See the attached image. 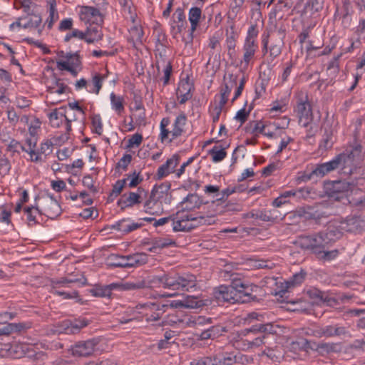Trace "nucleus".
<instances>
[{"label":"nucleus","instance_id":"nucleus-15","mask_svg":"<svg viewBox=\"0 0 365 365\" xmlns=\"http://www.w3.org/2000/svg\"><path fill=\"white\" fill-rule=\"evenodd\" d=\"M322 232L328 245L340 239L344 233L340 222L336 221L329 223L327 228Z\"/></svg>","mask_w":365,"mask_h":365},{"label":"nucleus","instance_id":"nucleus-52","mask_svg":"<svg viewBox=\"0 0 365 365\" xmlns=\"http://www.w3.org/2000/svg\"><path fill=\"white\" fill-rule=\"evenodd\" d=\"M41 17L38 14L31 15V17L29 20L22 26L24 29H29V28H38L41 25Z\"/></svg>","mask_w":365,"mask_h":365},{"label":"nucleus","instance_id":"nucleus-41","mask_svg":"<svg viewBox=\"0 0 365 365\" xmlns=\"http://www.w3.org/2000/svg\"><path fill=\"white\" fill-rule=\"evenodd\" d=\"M24 212L26 215V220L29 225H34L38 223L36 214L41 215L42 212L37 206L26 207Z\"/></svg>","mask_w":365,"mask_h":365},{"label":"nucleus","instance_id":"nucleus-16","mask_svg":"<svg viewBox=\"0 0 365 365\" xmlns=\"http://www.w3.org/2000/svg\"><path fill=\"white\" fill-rule=\"evenodd\" d=\"M187 23L182 8H178L173 15V23L171 24V33L173 36L180 34L187 26Z\"/></svg>","mask_w":365,"mask_h":365},{"label":"nucleus","instance_id":"nucleus-50","mask_svg":"<svg viewBox=\"0 0 365 365\" xmlns=\"http://www.w3.org/2000/svg\"><path fill=\"white\" fill-rule=\"evenodd\" d=\"M58 19V14L56 9L55 4H51L49 8V16L46 20V24L48 29H51L53 24Z\"/></svg>","mask_w":365,"mask_h":365},{"label":"nucleus","instance_id":"nucleus-48","mask_svg":"<svg viewBox=\"0 0 365 365\" xmlns=\"http://www.w3.org/2000/svg\"><path fill=\"white\" fill-rule=\"evenodd\" d=\"M91 125L93 132L101 135L103 133V123L101 117L99 114H95L91 116Z\"/></svg>","mask_w":365,"mask_h":365},{"label":"nucleus","instance_id":"nucleus-49","mask_svg":"<svg viewBox=\"0 0 365 365\" xmlns=\"http://www.w3.org/2000/svg\"><path fill=\"white\" fill-rule=\"evenodd\" d=\"M192 89H193V84L190 82L189 78L187 77L180 81L176 93H191Z\"/></svg>","mask_w":365,"mask_h":365},{"label":"nucleus","instance_id":"nucleus-36","mask_svg":"<svg viewBox=\"0 0 365 365\" xmlns=\"http://www.w3.org/2000/svg\"><path fill=\"white\" fill-rule=\"evenodd\" d=\"M342 53H339L334 56L329 62L327 66V75L332 81L334 79L339 73V58L341 57Z\"/></svg>","mask_w":365,"mask_h":365},{"label":"nucleus","instance_id":"nucleus-60","mask_svg":"<svg viewBox=\"0 0 365 365\" xmlns=\"http://www.w3.org/2000/svg\"><path fill=\"white\" fill-rule=\"evenodd\" d=\"M208 329L212 334V339L219 337L220 336L222 335L224 332L227 331L226 327L220 324L211 326Z\"/></svg>","mask_w":365,"mask_h":365},{"label":"nucleus","instance_id":"nucleus-18","mask_svg":"<svg viewBox=\"0 0 365 365\" xmlns=\"http://www.w3.org/2000/svg\"><path fill=\"white\" fill-rule=\"evenodd\" d=\"M351 184L345 180L329 181L325 184L326 192L331 197H339L337 194L348 191Z\"/></svg>","mask_w":365,"mask_h":365},{"label":"nucleus","instance_id":"nucleus-7","mask_svg":"<svg viewBox=\"0 0 365 365\" xmlns=\"http://www.w3.org/2000/svg\"><path fill=\"white\" fill-rule=\"evenodd\" d=\"M99 342L98 338L78 341L66 348V350L73 357L86 358L95 354L98 351L97 346Z\"/></svg>","mask_w":365,"mask_h":365},{"label":"nucleus","instance_id":"nucleus-32","mask_svg":"<svg viewBox=\"0 0 365 365\" xmlns=\"http://www.w3.org/2000/svg\"><path fill=\"white\" fill-rule=\"evenodd\" d=\"M52 148L53 143L49 140H46L45 142L41 143L40 148L36 150V155H34L31 158V160L35 163L42 161L41 155H48L52 152Z\"/></svg>","mask_w":365,"mask_h":365},{"label":"nucleus","instance_id":"nucleus-21","mask_svg":"<svg viewBox=\"0 0 365 365\" xmlns=\"http://www.w3.org/2000/svg\"><path fill=\"white\" fill-rule=\"evenodd\" d=\"M208 202H205L201 197L196 193H190L185 197L181 202L183 212L185 210L190 211L200 208L202 205H207Z\"/></svg>","mask_w":365,"mask_h":365},{"label":"nucleus","instance_id":"nucleus-30","mask_svg":"<svg viewBox=\"0 0 365 365\" xmlns=\"http://www.w3.org/2000/svg\"><path fill=\"white\" fill-rule=\"evenodd\" d=\"M202 16V11L199 7H192L188 14V19L190 22V40L193 38V32L197 29L200 19Z\"/></svg>","mask_w":365,"mask_h":365},{"label":"nucleus","instance_id":"nucleus-37","mask_svg":"<svg viewBox=\"0 0 365 365\" xmlns=\"http://www.w3.org/2000/svg\"><path fill=\"white\" fill-rule=\"evenodd\" d=\"M63 109V108H59V110L54 109L48 114V118L52 127L58 128L64 120H67L65 112L60 111V110Z\"/></svg>","mask_w":365,"mask_h":365},{"label":"nucleus","instance_id":"nucleus-6","mask_svg":"<svg viewBox=\"0 0 365 365\" xmlns=\"http://www.w3.org/2000/svg\"><path fill=\"white\" fill-rule=\"evenodd\" d=\"M296 242L302 250L314 255L319 254L322 249H326L328 246L322 230L311 234L300 235Z\"/></svg>","mask_w":365,"mask_h":365},{"label":"nucleus","instance_id":"nucleus-27","mask_svg":"<svg viewBox=\"0 0 365 365\" xmlns=\"http://www.w3.org/2000/svg\"><path fill=\"white\" fill-rule=\"evenodd\" d=\"M324 0H308L301 11V16H313L324 8Z\"/></svg>","mask_w":365,"mask_h":365},{"label":"nucleus","instance_id":"nucleus-51","mask_svg":"<svg viewBox=\"0 0 365 365\" xmlns=\"http://www.w3.org/2000/svg\"><path fill=\"white\" fill-rule=\"evenodd\" d=\"M250 125L252 128L251 131L252 134L257 133L262 134L264 132V129H267V128H269V126L271 125V123H266L264 124L262 121H252L250 123Z\"/></svg>","mask_w":365,"mask_h":365},{"label":"nucleus","instance_id":"nucleus-26","mask_svg":"<svg viewBox=\"0 0 365 365\" xmlns=\"http://www.w3.org/2000/svg\"><path fill=\"white\" fill-rule=\"evenodd\" d=\"M348 200L353 207L359 209L365 207V191L359 188L352 190L348 196Z\"/></svg>","mask_w":365,"mask_h":365},{"label":"nucleus","instance_id":"nucleus-43","mask_svg":"<svg viewBox=\"0 0 365 365\" xmlns=\"http://www.w3.org/2000/svg\"><path fill=\"white\" fill-rule=\"evenodd\" d=\"M339 254V252L336 249L332 250H326L325 249H322L320 251V253L315 255V257L320 261L329 262L336 259Z\"/></svg>","mask_w":365,"mask_h":365},{"label":"nucleus","instance_id":"nucleus-29","mask_svg":"<svg viewBox=\"0 0 365 365\" xmlns=\"http://www.w3.org/2000/svg\"><path fill=\"white\" fill-rule=\"evenodd\" d=\"M237 37V33L235 31V26L232 24L230 26V29H227L226 30L225 43L230 56L235 53Z\"/></svg>","mask_w":365,"mask_h":365},{"label":"nucleus","instance_id":"nucleus-33","mask_svg":"<svg viewBox=\"0 0 365 365\" xmlns=\"http://www.w3.org/2000/svg\"><path fill=\"white\" fill-rule=\"evenodd\" d=\"M118 283H112L106 286H96L91 289V293L94 297H110L112 290L117 289Z\"/></svg>","mask_w":365,"mask_h":365},{"label":"nucleus","instance_id":"nucleus-53","mask_svg":"<svg viewBox=\"0 0 365 365\" xmlns=\"http://www.w3.org/2000/svg\"><path fill=\"white\" fill-rule=\"evenodd\" d=\"M71 38H78L81 40H84L86 42V34L85 31H79L78 29H73L71 33L66 35L64 41L68 42Z\"/></svg>","mask_w":365,"mask_h":365},{"label":"nucleus","instance_id":"nucleus-44","mask_svg":"<svg viewBox=\"0 0 365 365\" xmlns=\"http://www.w3.org/2000/svg\"><path fill=\"white\" fill-rule=\"evenodd\" d=\"M225 150V148L215 145L208 153L212 156V161L217 163L222 161L226 157L227 153Z\"/></svg>","mask_w":365,"mask_h":365},{"label":"nucleus","instance_id":"nucleus-10","mask_svg":"<svg viewBox=\"0 0 365 365\" xmlns=\"http://www.w3.org/2000/svg\"><path fill=\"white\" fill-rule=\"evenodd\" d=\"M295 110L299 116V123L302 124L304 127L308 126L313 120V114L307 93L303 92L299 93Z\"/></svg>","mask_w":365,"mask_h":365},{"label":"nucleus","instance_id":"nucleus-12","mask_svg":"<svg viewBox=\"0 0 365 365\" xmlns=\"http://www.w3.org/2000/svg\"><path fill=\"white\" fill-rule=\"evenodd\" d=\"M215 297L218 302L230 304L239 303L236 289L234 287V278L230 286L222 285L214 292Z\"/></svg>","mask_w":365,"mask_h":365},{"label":"nucleus","instance_id":"nucleus-8","mask_svg":"<svg viewBox=\"0 0 365 365\" xmlns=\"http://www.w3.org/2000/svg\"><path fill=\"white\" fill-rule=\"evenodd\" d=\"M309 330L311 331L310 334L317 338H331L341 336H350L347 328L339 324L316 326Z\"/></svg>","mask_w":365,"mask_h":365},{"label":"nucleus","instance_id":"nucleus-61","mask_svg":"<svg viewBox=\"0 0 365 365\" xmlns=\"http://www.w3.org/2000/svg\"><path fill=\"white\" fill-rule=\"evenodd\" d=\"M252 109V107L250 106L248 110H246L245 108H242L237 111L235 119L240 122V124L242 125L245 123L250 115V110Z\"/></svg>","mask_w":365,"mask_h":365},{"label":"nucleus","instance_id":"nucleus-54","mask_svg":"<svg viewBox=\"0 0 365 365\" xmlns=\"http://www.w3.org/2000/svg\"><path fill=\"white\" fill-rule=\"evenodd\" d=\"M57 67L58 69H60L61 71H67L70 72L73 76H77V71L76 69V67H74L72 65H70L68 61H57Z\"/></svg>","mask_w":365,"mask_h":365},{"label":"nucleus","instance_id":"nucleus-25","mask_svg":"<svg viewBox=\"0 0 365 365\" xmlns=\"http://www.w3.org/2000/svg\"><path fill=\"white\" fill-rule=\"evenodd\" d=\"M102 24H89L86 30V42L93 43L102 39L103 34L101 28Z\"/></svg>","mask_w":365,"mask_h":365},{"label":"nucleus","instance_id":"nucleus-39","mask_svg":"<svg viewBox=\"0 0 365 365\" xmlns=\"http://www.w3.org/2000/svg\"><path fill=\"white\" fill-rule=\"evenodd\" d=\"M125 220L123 219L122 220L116 222L115 225L113 226V227L118 231L129 233L133 230H135L138 228H140L143 226L142 223L133 222L130 225H125Z\"/></svg>","mask_w":365,"mask_h":365},{"label":"nucleus","instance_id":"nucleus-45","mask_svg":"<svg viewBox=\"0 0 365 365\" xmlns=\"http://www.w3.org/2000/svg\"><path fill=\"white\" fill-rule=\"evenodd\" d=\"M286 26L282 23H277L274 25V30L271 31L273 36L277 38V41L284 43V39L286 36Z\"/></svg>","mask_w":365,"mask_h":365},{"label":"nucleus","instance_id":"nucleus-9","mask_svg":"<svg viewBox=\"0 0 365 365\" xmlns=\"http://www.w3.org/2000/svg\"><path fill=\"white\" fill-rule=\"evenodd\" d=\"M234 287L239 303H247L257 299V296L254 293L258 290V286L241 279L234 278Z\"/></svg>","mask_w":365,"mask_h":365},{"label":"nucleus","instance_id":"nucleus-20","mask_svg":"<svg viewBox=\"0 0 365 365\" xmlns=\"http://www.w3.org/2000/svg\"><path fill=\"white\" fill-rule=\"evenodd\" d=\"M285 214L279 213V210L273 208L269 210H259L252 214V217L264 222H277L284 218Z\"/></svg>","mask_w":365,"mask_h":365},{"label":"nucleus","instance_id":"nucleus-64","mask_svg":"<svg viewBox=\"0 0 365 365\" xmlns=\"http://www.w3.org/2000/svg\"><path fill=\"white\" fill-rule=\"evenodd\" d=\"M284 43L277 41L275 44L272 45L269 47V56L274 58L280 55L282 52V47L283 46Z\"/></svg>","mask_w":365,"mask_h":365},{"label":"nucleus","instance_id":"nucleus-28","mask_svg":"<svg viewBox=\"0 0 365 365\" xmlns=\"http://www.w3.org/2000/svg\"><path fill=\"white\" fill-rule=\"evenodd\" d=\"M141 202V197L138 193L130 192L128 196L123 195L118 200V205L120 207L121 210H124L126 207H133L134 205Z\"/></svg>","mask_w":365,"mask_h":365},{"label":"nucleus","instance_id":"nucleus-38","mask_svg":"<svg viewBox=\"0 0 365 365\" xmlns=\"http://www.w3.org/2000/svg\"><path fill=\"white\" fill-rule=\"evenodd\" d=\"M255 326L256 327L255 330L258 331L259 334L264 336V341H265L268 335L277 333V327L272 323L257 324H255Z\"/></svg>","mask_w":365,"mask_h":365},{"label":"nucleus","instance_id":"nucleus-63","mask_svg":"<svg viewBox=\"0 0 365 365\" xmlns=\"http://www.w3.org/2000/svg\"><path fill=\"white\" fill-rule=\"evenodd\" d=\"M83 185L87 187L92 192L96 193L98 192L97 187L94 185L93 178L90 175H87L83 178Z\"/></svg>","mask_w":365,"mask_h":365},{"label":"nucleus","instance_id":"nucleus-31","mask_svg":"<svg viewBox=\"0 0 365 365\" xmlns=\"http://www.w3.org/2000/svg\"><path fill=\"white\" fill-rule=\"evenodd\" d=\"M186 120L187 118L184 113H181L177 116L173 125V128L172 131H170L172 135V138L170 140V142L182 134L183 127L185 125Z\"/></svg>","mask_w":365,"mask_h":365},{"label":"nucleus","instance_id":"nucleus-56","mask_svg":"<svg viewBox=\"0 0 365 365\" xmlns=\"http://www.w3.org/2000/svg\"><path fill=\"white\" fill-rule=\"evenodd\" d=\"M163 63L165 66L164 69H163L164 76H163L162 80L163 81V86H166L169 83L170 78V76H171L172 71H173V66H172L171 62H170V61H168V62L163 61Z\"/></svg>","mask_w":365,"mask_h":365},{"label":"nucleus","instance_id":"nucleus-34","mask_svg":"<svg viewBox=\"0 0 365 365\" xmlns=\"http://www.w3.org/2000/svg\"><path fill=\"white\" fill-rule=\"evenodd\" d=\"M297 213L298 216L303 217L304 220H319L322 217L320 213L316 211L311 206L302 207L297 209Z\"/></svg>","mask_w":365,"mask_h":365},{"label":"nucleus","instance_id":"nucleus-40","mask_svg":"<svg viewBox=\"0 0 365 365\" xmlns=\"http://www.w3.org/2000/svg\"><path fill=\"white\" fill-rule=\"evenodd\" d=\"M145 280H137L135 282H126L124 283H118L117 289L121 290H136L145 288L146 287Z\"/></svg>","mask_w":365,"mask_h":365},{"label":"nucleus","instance_id":"nucleus-55","mask_svg":"<svg viewBox=\"0 0 365 365\" xmlns=\"http://www.w3.org/2000/svg\"><path fill=\"white\" fill-rule=\"evenodd\" d=\"M222 196L220 197H217L215 200H212L211 204L209 205V207H213L215 205L218 206L223 200L224 197H228L231 194L235 192V190L234 189V187H227L222 190Z\"/></svg>","mask_w":365,"mask_h":365},{"label":"nucleus","instance_id":"nucleus-19","mask_svg":"<svg viewBox=\"0 0 365 365\" xmlns=\"http://www.w3.org/2000/svg\"><path fill=\"white\" fill-rule=\"evenodd\" d=\"M180 157L178 154H175L172 158L168 159L166 162L160 166L157 171V179L160 180L168 175L170 173L175 172V168L180 162Z\"/></svg>","mask_w":365,"mask_h":365},{"label":"nucleus","instance_id":"nucleus-35","mask_svg":"<svg viewBox=\"0 0 365 365\" xmlns=\"http://www.w3.org/2000/svg\"><path fill=\"white\" fill-rule=\"evenodd\" d=\"M306 276L307 272L303 269H301L299 272L295 273L287 281H286V289H282L281 292H285L288 289L301 284L304 281Z\"/></svg>","mask_w":365,"mask_h":365},{"label":"nucleus","instance_id":"nucleus-59","mask_svg":"<svg viewBox=\"0 0 365 365\" xmlns=\"http://www.w3.org/2000/svg\"><path fill=\"white\" fill-rule=\"evenodd\" d=\"M127 182V179L118 180L115 182V183L113 185L112 189V195H114V197H118L120 192H122L123 187H125Z\"/></svg>","mask_w":365,"mask_h":365},{"label":"nucleus","instance_id":"nucleus-42","mask_svg":"<svg viewBox=\"0 0 365 365\" xmlns=\"http://www.w3.org/2000/svg\"><path fill=\"white\" fill-rule=\"evenodd\" d=\"M110 98L113 109H114L118 115H121L125 110L123 98L116 96L114 93H111Z\"/></svg>","mask_w":365,"mask_h":365},{"label":"nucleus","instance_id":"nucleus-23","mask_svg":"<svg viewBox=\"0 0 365 365\" xmlns=\"http://www.w3.org/2000/svg\"><path fill=\"white\" fill-rule=\"evenodd\" d=\"M339 222L344 232H356L361 230L362 221L358 216H349Z\"/></svg>","mask_w":365,"mask_h":365},{"label":"nucleus","instance_id":"nucleus-4","mask_svg":"<svg viewBox=\"0 0 365 365\" xmlns=\"http://www.w3.org/2000/svg\"><path fill=\"white\" fill-rule=\"evenodd\" d=\"M253 325L250 329H245L238 331L233 339L234 346L243 351L254 349L265 344L264 336L259 334Z\"/></svg>","mask_w":365,"mask_h":365},{"label":"nucleus","instance_id":"nucleus-1","mask_svg":"<svg viewBox=\"0 0 365 365\" xmlns=\"http://www.w3.org/2000/svg\"><path fill=\"white\" fill-rule=\"evenodd\" d=\"M361 149L362 147L360 145L346 148L329 162L317 164L312 170V175L317 179L322 178L337 169H339L345 175L352 174L356 164L361 159Z\"/></svg>","mask_w":365,"mask_h":365},{"label":"nucleus","instance_id":"nucleus-3","mask_svg":"<svg viewBox=\"0 0 365 365\" xmlns=\"http://www.w3.org/2000/svg\"><path fill=\"white\" fill-rule=\"evenodd\" d=\"M217 211L212 209L207 210L203 215L194 216L193 215L185 213L183 210L178 211L175 214H173V230L174 232H190L197 225L190 223V222L197 221L199 224L206 222V217L210 218L216 215Z\"/></svg>","mask_w":365,"mask_h":365},{"label":"nucleus","instance_id":"nucleus-47","mask_svg":"<svg viewBox=\"0 0 365 365\" xmlns=\"http://www.w3.org/2000/svg\"><path fill=\"white\" fill-rule=\"evenodd\" d=\"M337 344L329 343V342H322L319 343L317 345L316 350L318 351L320 354H329L331 352L336 351Z\"/></svg>","mask_w":365,"mask_h":365},{"label":"nucleus","instance_id":"nucleus-5","mask_svg":"<svg viewBox=\"0 0 365 365\" xmlns=\"http://www.w3.org/2000/svg\"><path fill=\"white\" fill-rule=\"evenodd\" d=\"M108 264L113 267H138L148 262V255L144 252H137L129 255L110 254L108 258Z\"/></svg>","mask_w":365,"mask_h":365},{"label":"nucleus","instance_id":"nucleus-62","mask_svg":"<svg viewBox=\"0 0 365 365\" xmlns=\"http://www.w3.org/2000/svg\"><path fill=\"white\" fill-rule=\"evenodd\" d=\"M275 266V264L271 261L259 259L255 262L254 267L257 269H272Z\"/></svg>","mask_w":365,"mask_h":365},{"label":"nucleus","instance_id":"nucleus-13","mask_svg":"<svg viewBox=\"0 0 365 365\" xmlns=\"http://www.w3.org/2000/svg\"><path fill=\"white\" fill-rule=\"evenodd\" d=\"M80 18L89 24H103V16L100 10L93 6H84L81 7Z\"/></svg>","mask_w":365,"mask_h":365},{"label":"nucleus","instance_id":"nucleus-17","mask_svg":"<svg viewBox=\"0 0 365 365\" xmlns=\"http://www.w3.org/2000/svg\"><path fill=\"white\" fill-rule=\"evenodd\" d=\"M90 321L86 318H78L73 320H67L63 322L62 328L67 334H75L81 331V330L87 327Z\"/></svg>","mask_w":365,"mask_h":365},{"label":"nucleus","instance_id":"nucleus-14","mask_svg":"<svg viewBox=\"0 0 365 365\" xmlns=\"http://www.w3.org/2000/svg\"><path fill=\"white\" fill-rule=\"evenodd\" d=\"M168 305L161 303L148 302L140 305L147 312L145 314L146 320L148 322H155L160 319L163 314L166 311Z\"/></svg>","mask_w":365,"mask_h":365},{"label":"nucleus","instance_id":"nucleus-22","mask_svg":"<svg viewBox=\"0 0 365 365\" xmlns=\"http://www.w3.org/2000/svg\"><path fill=\"white\" fill-rule=\"evenodd\" d=\"M257 48L256 41L245 40L243 45V58L240 62L244 68H247L250 61L254 58Z\"/></svg>","mask_w":365,"mask_h":365},{"label":"nucleus","instance_id":"nucleus-46","mask_svg":"<svg viewBox=\"0 0 365 365\" xmlns=\"http://www.w3.org/2000/svg\"><path fill=\"white\" fill-rule=\"evenodd\" d=\"M182 301L184 308L187 309L199 308L204 305V303L202 300H198L197 298L194 296H187L186 298Z\"/></svg>","mask_w":365,"mask_h":365},{"label":"nucleus","instance_id":"nucleus-57","mask_svg":"<svg viewBox=\"0 0 365 365\" xmlns=\"http://www.w3.org/2000/svg\"><path fill=\"white\" fill-rule=\"evenodd\" d=\"M11 168L9 160L7 158H0V175L5 176L8 175Z\"/></svg>","mask_w":365,"mask_h":365},{"label":"nucleus","instance_id":"nucleus-58","mask_svg":"<svg viewBox=\"0 0 365 365\" xmlns=\"http://www.w3.org/2000/svg\"><path fill=\"white\" fill-rule=\"evenodd\" d=\"M60 81L61 80L58 78H56V80H55V83H56L57 88L52 87V86L48 87V91L51 93L62 94L66 92V90L68 88V86L66 85L61 83Z\"/></svg>","mask_w":365,"mask_h":365},{"label":"nucleus","instance_id":"nucleus-24","mask_svg":"<svg viewBox=\"0 0 365 365\" xmlns=\"http://www.w3.org/2000/svg\"><path fill=\"white\" fill-rule=\"evenodd\" d=\"M61 209L56 200H48L44 201L42 214L53 219L61 214Z\"/></svg>","mask_w":365,"mask_h":365},{"label":"nucleus","instance_id":"nucleus-2","mask_svg":"<svg viewBox=\"0 0 365 365\" xmlns=\"http://www.w3.org/2000/svg\"><path fill=\"white\" fill-rule=\"evenodd\" d=\"M150 283L173 291L189 292L197 286V277L190 273L168 272L153 276Z\"/></svg>","mask_w":365,"mask_h":365},{"label":"nucleus","instance_id":"nucleus-11","mask_svg":"<svg viewBox=\"0 0 365 365\" xmlns=\"http://www.w3.org/2000/svg\"><path fill=\"white\" fill-rule=\"evenodd\" d=\"M170 187L171 185L169 182H164L160 185H155L153 187L149 199L145 201L144 205L146 212L151 213L149 210L158 202H162L164 200L166 202V200L170 195L169 190Z\"/></svg>","mask_w":365,"mask_h":365}]
</instances>
